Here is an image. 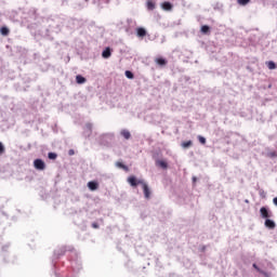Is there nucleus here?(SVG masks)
<instances>
[{
  "label": "nucleus",
  "mask_w": 277,
  "mask_h": 277,
  "mask_svg": "<svg viewBox=\"0 0 277 277\" xmlns=\"http://www.w3.org/2000/svg\"><path fill=\"white\" fill-rule=\"evenodd\" d=\"M260 213H261V217H263L264 220H269V217H272V211H269L267 208L262 207L260 209Z\"/></svg>",
  "instance_id": "obj_1"
},
{
  "label": "nucleus",
  "mask_w": 277,
  "mask_h": 277,
  "mask_svg": "<svg viewBox=\"0 0 277 277\" xmlns=\"http://www.w3.org/2000/svg\"><path fill=\"white\" fill-rule=\"evenodd\" d=\"M128 183L131 184L132 187H137V185H144V181L135 179V176L128 177Z\"/></svg>",
  "instance_id": "obj_2"
},
{
  "label": "nucleus",
  "mask_w": 277,
  "mask_h": 277,
  "mask_svg": "<svg viewBox=\"0 0 277 277\" xmlns=\"http://www.w3.org/2000/svg\"><path fill=\"white\" fill-rule=\"evenodd\" d=\"M34 167L36 170H45L47 164L42 161V159H36L34 161Z\"/></svg>",
  "instance_id": "obj_3"
},
{
  "label": "nucleus",
  "mask_w": 277,
  "mask_h": 277,
  "mask_svg": "<svg viewBox=\"0 0 277 277\" xmlns=\"http://www.w3.org/2000/svg\"><path fill=\"white\" fill-rule=\"evenodd\" d=\"M142 186H143L144 196L148 200L150 198V188H148V184L145 182H143Z\"/></svg>",
  "instance_id": "obj_4"
},
{
  "label": "nucleus",
  "mask_w": 277,
  "mask_h": 277,
  "mask_svg": "<svg viewBox=\"0 0 277 277\" xmlns=\"http://www.w3.org/2000/svg\"><path fill=\"white\" fill-rule=\"evenodd\" d=\"M120 135H122V137H124V140H131V132L127 129L121 130Z\"/></svg>",
  "instance_id": "obj_5"
},
{
  "label": "nucleus",
  "mask_w": 277,
  "mask_h": 277,
  "mask_svg": "<svg viewBox=\"0 0 277 277\" xmlns=\"http://www.w3.org/2000/svg\"><path fill=\"white\" fill-rule=\"evenodd\" d=\"M156 166H158L159 168H162V170L168 169V162H166V160H156Z\"/></svg>",
  "instance_id": "obj_6"
},
{
  "label": "nucleus",
  "mask_w": 277,
  "mask_h": 277,
  "mask_svg": "<svg viewBox=\"0 0 277 277\" xmlns=\"http://www.w3.org/2000/svg\"><path fill=\"white\" fill-rule=\"evenodd\" d=\"M264 224H265L266 228H271V229L276 228V223L269 219H266Z\"/></svg>",
  "instance_id": "obj_7"
},
{
  "label": "nucleus",
  "mask_w": 277,
  "mask_h": 277,
  "mask_svg": "<svg viewBox=\"0 0 277 277\" xmlns=\"http://www.w3.org/2000/svg\"><path fill=\"white\" fill-rule=\"evenodd\" d=\"M102 56L104 57V60H109V57H111V50L109 48H106L103 51Z\"/></svg>",
  "instance_id": "obj_8"
},
{
  "label": "nucleus",
  "mask_w": 277,
  "mask_h": 277,
  "mask_svg": "<svg viewBox=\"0 0 277 277\" xmlns=\"http://www.w3.org/2000/svg\"><path fill=\"white\" fill-rule=\"evenodd\" d=\"M92 133V123H87L84 127V135L90 137V134Z\"/></svg>",
  "instance_id": "obj_9"
},
{
  "label": "nucleus",
  "mask_w": 277,
  "mask_h": 277,
  "mask_svg": "<svg viewBox=\"0 0 277 277\" xmlns=\"http://www.w3.org/2000/svg\"><path fill=\"white\" fill-rule=\"evenodd\" d=\"M88 187L91 192H96V189H98V184L96 182H89Z\"/></svg>",
  "instance_id": "obj_10"
},
{
  "label": "nucleus",
  "mask_w": 277,
  "mask_h": 277,
  "mask_svg": "<svg viewBox=\"0 0 277 277\" xmlns=\"http://www.w3.org/2000/svg\"><path fill=\"white\" fill-rule=\"evenodd\" d=\"M162 10H166L167 12H170L172 10V3L170 2H163L161 4Z\"/></svg>",
  "instance_id": "obj_11"
},
{
  "label": "nucleus",
  "mask_w": 277,
  "mask_h": 277,
  "mask_svg": "<svg viewBox=\"0 0 277 277\" xmlns=\"http://www.w3.org/2000/svg\"><path fill=\"white\" fill-rule=\"evenodd\" d=\"M136 34H137L138 38H144V36H146V29L137 28Z\"/></svg>",
  "instance_id": "obj_12"
},
{
  "label": "nucleus",
  "mask_w": 277,
  "mask_h": 277,
  "mask_svg": "<svg viewBox=\"0 0 277 277\" xmlns=\"http://www.w3.org/2000/svg\"><path fill=\"white\" fill-rule=\"evenodd\" d=\"M156 64H158V66H166V64H168V61H166V58H156Z\"/></svg>",
  "instance_id": "obj_13"
},
{
  "label": "nucleus",
  "mask_w": 277,
  "mask_h": 277,
  "mask_svg": "<svg viewBox=\"0 0 277 277\" xmlns=\"http://www.w3.org/2000/svg\"><path fill=\"white\" fill-rule=\"evenodd\" d=\"M76 82L79 84L85 83V78L81 75L76 76Z\"/></svg>",
  "instance_id": "obj_14"
},
{
  "label": "nucleus",
  "mask_w": 277,
  "mask_h": 277,
  "mask_svg": "<svg viewBox=\"0 0 277 277\" xmlns=\"http://www.w3.org/2000/svg\"><path fill=\"white\" fill-rule=\"evenodd\" d=\"M267 68H268L269 70H275V68H276V63H274V61H269V62L267 63Z\"/></svg>",
  "instance_id": "obj_15"
},
{
  "label": "nucleus",
  "mask_w": 277,
  "mask_h": 277,
  "mask_svg": "<svg viewBox=\"0 0 277 277\" xmlns=\"http://www.w3.org/2000/svg\"><path fill=\"white\" fill-rule=\"evenodd\" d=\"M155 9V2L153 0L147 1V10H154Z\"/></svg>",
  "instance_id": "obj_16"
},
{
  "label": "nucleus",
  "mask_w": 277,
  "mask_h": 277,
  "mask_svg": "<svg viewBox=\"0 0 277 277\" xmlns=\"http://www.w3.org/2000/svg\"><path fill=\"white\" fill-rule=\"evenodd\" d=\"M0 31L2 36H8V34H10V30L6 27H2Z\"/></svg>",
  "instance_id": "obj_17"
},
{
  "label": "nucleus",
  "mask_w": 277,
  "mask_h": 277,
  "mask_svg": "<svg viewBox=\"0 0 277 277\" xmlns=\"http://www.w3.org/2000/svg\"><path fill=\"white\" fill-rule=\"evenodd\" d=\"M237 3L239 5H248V3H250V0H237Z\"/></svg>",
  "instance_id": "obj_18"
},
{
  "label": "nucleus",
  "mask_w": 277,
  "mask_h": 277,
  "mask_svg": "<svg viewBox=\"0 0 277 277\" xmlns=\"http://www.w3.org/2000/svg\"><path fill=\"white\" fill-rule=\"evenodd\" d=\"M48 157H49V159L54 160V159H57V154H55V153H49V154H48Z\"/></svg>",
  "instance_id": "obj_19"
},
{
  "label": "nucleus",
  "mask_w": 277,
  "mask_h": 277,
  "mask_svg": "<svg viewBox=\"0 0 277 277\" xmlns=\"http://www.w3.org/2000/svg\"><path fill=\"white\" fill-rule=\"evenodd\" d=\"M209 29H210L209 26L205 25V26L201 27V32L202 34H209Z\"/></svg>",
  "instance_id": "obj_20"
},
{
  "label": "nucleus",
  "mask_w": 277,
  "mask_h": 277,
  "mask_svg": "<svg viewBox=\"0 0 277 277\" xmlns=\"http://www.w3.org/2000/svg\"><path fill=\"white\" fill-rule=\"evenodd\" d=\"M192 141H187V142H184V143H182V146L184 147V148H189V146H192Z\"/></svg>",
  "instance_id": "obj_21"
},
{
  "label": "nucleus",
  "mask_w": 277,
  "mask_h": 277,
  "mask_svg": "<svg viewBox=\"0 0 277 277\" xmlns=\"http://www.w3.org/2000/svg\"><path fill=\"white\" fill-rule=\"evenodd\" d=\"M126 77H127L128 79H133L134 76H133V72L127 70V71H126Z\"/></svg>",
  "instance_id": "obj_22"
},
{
  "label": "nucleus",
  "mask_w": 277,
  "mask_h": 277,
  "mask_svg": "<svg viewBox=\"0 0 277 277\" xmlns=\"http://www.w3.org/2000/svg\"><path fill=\"white\" fill-rule=\"evenodd\" d=\"M198 140L200 142V144H207V138H205V136H198Z\"/></svg>",
  "instance_id": "obj_23"
},
{
  "label": "nucleus",
  "mask_w": 277,
  "mask_h": 277,
  "mask_svg": "<svg viewBox=\"0 0 277 277\" xmlns=\"http://www.w3.org/2000/svg\"><path fill=\"white\" fill-rule=\"evenodd\" d=\"M117 168H122L123 170H127V166H124L122 162H116Z\"/></svg>",
  "instance_id": "obj_24"
},
{
  "label": "nucleus",
  "mask_w": 277,
  "mask_h": 277,
  "mask_svg": "<svg viewBox=\"0 0 277 277\" xmlns=\"http://www.w3.org/2000/svg\"><path fill=\"white\" fill-rule=\"evenodd\" d=\"M5 153V147L3 146V143H0V155H3Z\"/></svg>",
  "instance_id": "obj_25"
},
{
  "label": "nucleus",
  "mask_w": 277,
  "mask_h": 277,
  "mask_svg": "<svg viewBox=\"0 0 277 277\" xmlns=\"http://www.w3.org/2000/svg\"><path fill=\"white\" fill-rule=\"evenodd\" d=\"M254 269H256L258 272H260V274H264L263 271H261V268H259V266H256V264H253Z\"/></svg>",
  "instance_id": "obj_26"
},
{
  "label": "nucleus",
  "mask_w": 277,
  "mask_h": 277,
  "mask_svg": "<svg viewBox=\"0 0 277 277\" xmlns=\"http://www.w3.org/2000/svg\"><path fill=\"white\" fill-rule=\"evenodd\" d=\"M93 228H98V225L96 223H93Z\"/></svg>",
  "instance_id": "obj_27"
},
{
  "label": "nucleus",
  "mask_w": 277,
  "mask_h": 277,
  "mask_svg": "<svg viewBox=\"0 0 277 277\" xmlns=\"http://www.w3.org/2000/svg\"><path fill=\"white\" fill-rule=\"evenodd\" d=\"M193 182L196 183V176L193 177Z\"/></svg>",
  "instance_id": "obj_28"
}]
</instances>
